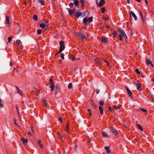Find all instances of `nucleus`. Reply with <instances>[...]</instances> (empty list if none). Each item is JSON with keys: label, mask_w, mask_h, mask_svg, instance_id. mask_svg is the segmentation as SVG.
<instances>
[{"label": "nucleus", "mask_w": 154, "mask_h": 154, "mask_svg": "<svg viewBox=\"0 0 154 154\" xmlns=\"http://www.w3.org/2000/svg\"><path fill=\"white\" fill-rule=\"evenodd\" d=\"M75 35L77 36L79 39H83L85 38H86V37L84 35L79 32H75Z\"/></svg>", "instance_id": "f257e3e1"}, {"label": "nucleus", "mask_w": 154, "mask_h": 154, "mask_svg": "<svg viewBox=\"0 0 154 154\" xmlns=\"http://www.w3.org/2000/svg\"><path fill=\"white\" fill-rule=\"evenodd\" d=\"M6 26L8 27H10V23L9 22L10 17L9 16H7L6 17Z\"/></svg>", "instance_id": "f03ea898"}, {"label": "nucleus", "mask_w": 154, "mask_h": 154, "mask_svg": "<svg viewBox=\"0 0 154 154\" xmlns=\"http://www.w3.org/2000/svg\"><path fill=\"white\" fill-rule=\"evenodd\" d=\"M94 63L95 64H96L97 65L100 66L101 65L100 60L97 57L95 60Z\"/></svg>", "instance_id": "7ed1b4c3"}, {"label": "nucleus", "mask_w": 154, "mask_h": 154, "mask_svg": "<svg viewBox=\"0 0 154 154\" xmlns=\"http://www.w3.org/2000/svg\"><path fill=\"white\" fill-rule=\"evenodd\" d=\"M110 130L111 132L114 135H116L117 134V133L116 129L113 127H111L110 128Z\"/></svg>", "instance_id": "20e7f679"}, {"label": "nucleus", "mask_w": 154, "mask_h": 154, "mask_svg": "<svg viewBox=\"0 0 154 154\" xmlns=\"http://www.w3.org/2000/svg\"><path fill=\"white\" fill-rule=\"evenodd\" d=\"M120 32L122 34V37L125 39H127V36L124 31L123 30H122L120 31Z\"/></svg>", "instance_id": "39448f33"}, {"label": "nucleus", "mask_w": 154, "mask_h": 154, "mask_svg": "<svg viewBox=\"0 0 154 154\" xmlns=\"http://www.w3.org/2000/svg\"><path fill=\"white\" fill-rule=\"evenodd\" d=\"M130 15H132L134 17L135 20H137V17L135 14L132 11H131L129 12Z\"/></svg>", "instance_id": "423d86ee"}, {"label": "nucleus", "mask_w": 154, "mask_h": 154, "mask_svg": "<svg viewBox=\"0 0 154 154\" xmlns=\"http://www.w3.org/2000/svg\"><path fill=\"white\" fill-rule=\"evenodd\" d=\"M136 85L137 90L139 91H141L142 90L141 85L139 83H137Z\"/></svg>", "instance_id": "0eeeda50"}, {"label": "nucleus", "mask_w": 154, "mask_h": 154, "mask_svg": "<svg viewBox=\"0 0 154 154\" xmlns=\"http://www.w3.org/2000/svg\"><path fill=\"white\" fill-rule=\"evenodd\" d=\"M105 3V0H100L99 3L98 4L99 7H102Z\"/></svg>", "instance_id": "6e6552de"}, {"label": "nucleus", "mask_w": 154, "mask_h": 154, "mask_svg": "<svg viewBox=\"0 0 154 154\" xmlns=\"http://www.w3.org/2000/svg\"><path fill=\"white\" fill-rule=\"evenodd\" d=\"M107 39L106 38L104 37L103 36L102 37L101 42L102 43H106L107 42Z\"/></svg>", "instance_id": "1a4fd4ad"}, {"label": "nucleus", "mask_w": 154, "mask_h": 154, "mask_svg": "<svg viewBox=\"0 0 154 154\" xmlns=\"http://www.w3.org/2000/svg\"><path fill=\"white\" fill-rule=\"evenodd\" d=\"M126 89L127 90V91L128 92V95L131 98L132 97L131 95V94H132V93L129 90V89H128V88L127 87L126 88Z\"/></svg>", "instance_id": "9d476101"}, {"label": "nucleus", "mask_w": 154, "mask_h": 154, "mask_svg": "<svg viewBox=\"0 0 154 154\" xmlns=\"http://www.w3.org/2000/svg\"><path fill=\"white\" fill-rule=\"evenodd\" d=\"M60 48L63 49V50L64 49V42L63 41H61L60 42Z\"/></svg>", "instance_id": "9b49d317"}, {"label": "nucleus", "mask_w": 154, "mask_h": 154, "mask_svg": "<svg viewBox=\"0 0 154 154\" xmlns=\"http://www.w3.org/2000/svg\"><path fill=\"white\" fill-rule=\"evenodd\" d=\"M17 44L18 45V47H20L22 46V42L19 40H17L16 42Z\"/></svg>", "instance_id": "f8f14e48"}, {"label": "nucleus", "mask_w": 154, "mask_h": 154, "mask_svg": "<svg viewBox=\"0 0 154 154\" xmlns=\"http://www.w3.org/2000/svg\"><path fill=\"white\" fill-rule=\"evenodd\" d=\"M101 133L102 134V136L103 137H109V135L107 134V133H106V132L103 131H102L101 132Z\"/></svg>", "instance_id": "ddd939ff"}, {"label": "nucleus", "mask_w": 154, "mask_h": 154, "mask_svg": "<svg viewBox=\"0 0 154 154\" xmlns=\"http://www.w3.org/2000/svg\"><path fill=\"white\" fill-rule=\"evenodd\" d=\"M42 102L43 103L44 106L45 107H47V103L46 100L44 98L42 99Z\"/></svg>", "instance_id": "4468645a"}, {"label": "nucleus", "mask_w": 154, "mask_h": 154, "mask_svg": "<svg viewBox=\"0 0 154 154\" xmlns=\"http://www.w3.org/2000/svg\"><path fill=\"white\" fill-rule=\"evenodd\" d=\"M75 14L76 16L77 17H79L81 16L82 14V13H81L80 12L78 11H76L75 12Z\"/></svg>", "instance_id": "2eb2a0df"}, {"label": "nucleus", "mask_w": 154, "mask_h": 154, "mask_svg": "<svg viewBox=\"0 0 154 154\" xmlns=\"http://www.w3.org/2000/svg\"><path fill=\"white\" fill-rule=\"evenodd\" d=\"M21 141L23 143V144H25L26 143H27L28 142V140L27 139H24L23 138H21Z\"/></svg>", "instance_id": "dca6fc26"}, {"label": "nucleus", "mask_w": 154, "mask_h": 154, "mask_svg": "<svg viewBox=\"0 0 154 154\" xmlns=\"http://www.w3.org/2000/svg\"><path fill=\"white\" fill-rule=\"evenodd\" d=\"M121 106V105H120V106H117L116 105H113V107L114 109H120Z\"/></svg>", "instance_id": "f3484780"}, {"label": "nucleus", "mask_w": 154, "mask_h": 154, "mask_svg": "<svg viewBox=\"0 0 154 154\" xmlns=\"http://www.w3.org/2000/svg\"><path fill=\"white\" fill-rule=\"evenodd\" d=\"M105 149L106 150L107 153H109L110 152V150L109 149V147L108 146H106L105 147Z\"/></svg>", "instance_id": "a211bd4d"}, {"label": "nucleus", "mask_w": 154, "mask_h": 154, "mask_svg": "<svg viewBox=\"0 0 154 154\" xmlns=\"http://www.w3.org/2000/svg\"><path fill=\"white\" fill-rule=\"evenodd\" d=\"M16 88L17 89V92L18 93L22 95V92L21 91L19 88L17 87H16Z\"/></svg>", "instance_id": "6ab92c4d"}, {"label": "nucleus", "mask_w": 154, "mask_h": 154, "mask_svg": "<svg viewBox=\"0 0 154 154\" xmlns=\"http://www.w3.org/2000/svg\"><path fill=\"white\" fill-rule=\"evenodd\" d=\"M75 11V9H73V11H72V10H71L70 9H68V11L69 13V14L70 15H71L72 14L73 12Z\"/></svg>", "instance_id": "aec40b11"}, {"label": "nucleus", "mask_w": 154, "mask_h": 154, "mask_svg": "<svg viewBox=\"0 0 154 154\" xmlns=\"http://www.w3.org/2000/svg\"><path fill=\"white\" fill-rule=\"evenodd\" d=\"M99 110L100 111V113L101 114H102L103 113V107L100 106H99Z\"/></svg>", "instance_id": "412c9836"}, {"label": "nucleus", "mask_w": 154, "mask_h": 154, "mask_svg": "<svg viewBox=\"0 0 154 154\" xmlns=\"http://www.w3.org/2000/svg\"><path fill=\"white\" fill-rule=\"evenodd\" d=\"M72 85L71 83H69L68 85V88L69 89H71L72 88Z\"/></svg>", "instance_id": "4be33fe9"}, {"label": "nucleus", "mask_w": 154, "mask_h": 154, "mask_svg": "<svg viewBox=\"0 0 154 154\" xmlns=\"http://www.w3.org/2000/svg\"><path fill=\"white\" fill-rule=\"evenodd\" d=\"M137 128L140 130H141V131H143V129H142V127L140 125L137 124Z\"/></svg>", "instance_id": "5701e85b"}, {"label": "nucleus", "mask_w": 154, "mask_h": 154, "mask_svg": "<svg viewBox=\"0 0 154 154\" xmlns=\"http://www.w3.org/2000/svg\"><path fill=\"white\" fill-rule=\"evenodd\" d=\"M38 2L41 3L42 5H43L44 4V0H38Z\"/></svg>", "instance_id": "b1692460"}, {"label": "nucleus", "mask_w": 154, "mask_h": 154, "mask_svg": "<svg viewBox=\"0 0 154 154\" xmlns=\"http://www.w3.org/2000/svg\"><path fill=\"white\" fill-rule=\"evenodd\" d=\"M80 2L82 3V6L83 7L85 5V1L83 0H80Z\"/></svg>", "instance_id": "393cba45"}, {"label": "nucleus", "mask_w": 154, "mask_h": 154, "mask_svg": "<svg viewBox=\"0 0 154 154\" xmlns=\"http://www.w3.org/2000/svg\"><path fill=\"white\" fill-rule=\"evenodd\" d=\"M151 63H152L151 62L149 59H146V63H147V64H151Z\"/></svg>", "instance_id": "a878e982"}, {"label": "nucleus", "mask_w": 154, "mask_h": 154, "mask_svg": "<svg viewBox=\"0 0 154 154\" xmlns=\"http://www.w3.org/2000/svg\"><path fill=\"white\" fill-rule=\"evenodd\" d=\"M50 88H51V91H53L54 88V86L53 83H51V85L50 86Z\"/></svg>", "instance_id": "bb28decb"}, {"label": "nucleus", "mask_w": 154, "mask_h": 154, "mask_svg": "<svg viewBox=\"0 0 154 154\" xmlns=\"http://www.w3.org/2000/svg\"><path fill=\"white\" fill-rule=\"evenodd\" d=\"M33 19L35 20L36 21L37 19V16L36 15H34L33 16Z\"/></svg>", "instance_id": "cd10ccee"}, {"label": "nucleus", "mask_w": 154, "mask_h": 154, "mask_svg": "<svg viewBox=\"0 0 154 154\" xmlns=\"http://www.w3.org/2000/svg\"><path fill=\"white\" fill-rule=\"evenodd\" d=\"M45 25L43 23L41 24L40 25V26L42 28H44L45 27Z\"/></svg>", "instance_id": "c85d7f7f"}, {"label": "nucleus", "mask_w": 154, "mask_h": 154, "mask_svg": "<svg viewBox=\"0 0 154 154\" xmlns=\"http://www.w3.org/2000/svg\"><path fill=\"white\" fill-rule=\"evenodd\" d=\"M65 129L66 130V131L67 132H69V126L67 124L66 126Z\"/></svg>", "instance_id": "c756f323"}, {"label": "nucleus", "mask_w": 154, "mask_h": 154, "mask_svg": "<svg viewBox=\"0 0 154 154\" xmlns=\"http://www.w3.org/2000/svg\"><path fill=\"white\" fill-rule=\"evenodd\" d=\"M79 2L78 1V0H75L74 1V3L75 5H78Z\"/></svg>", "instance_id": "7c9ffc66"}, {"label": "nucleus", "mask_w": 154, "mask_h": 154, "mask_svg": "<svg viewBox=\"0 0 154 154\" xmlns=\"http://www.w3.org/2000/svg\"><path fill=\"white\" fill-rule=\"evenodd\" d=\"M88 21V19L86 18H84L83 20V23L85 24Z\"/></svg>", "instance_id": "2f4dec72"}, {"label": "nucleus", "mask_w": 154, "mask_h": 154, "mask_svg": "<svg viewBox=\"0 0 154 154\" xmlns=\"http://www.w3.org/2000/svg\"><path fill=\"white\" fill-rule=\"evenodd\" d=\"M140 109L144 112H148L147 111L144 109H143L140 108Z\"/></svg>", "instance_id": "473e14b6"}, {"label": "nucleus", "mask_w": 154, "mask_h": 154, "mask_svg": "<svg viewBox=\"0 0 154 154\" xmlns=\"http://www.w3.org/2000/svg\"><path fill=\"white\" fill-rule=\"evenodd\" d=\"M101 11H102V13H104L106 11V10H105V7H103L101 9Z\"/></svg>", "instance_id": "72a5a7b5"}, {"label": "nucleus", "mask_w": 154, "mask_h": 154, "mask_svg": "<svg viewBox=\"0 0 154 154\" xmlns=\"http://www.w3.org/2000/svg\"><path fill=\"white\" fill-rule=\"evenodd\" d=\"M41 30L40 29H38L37 30V33L38 35H40L41 34Z\"/></svg>", "instance_id": "f704fd0d"}, {"label": "nucleus", "mask_w": 154, "mask_h": 154, "mask_svg": "<svg viewBox=\"0 0 154 154\" xmlns=\"http://www.w3.org/2000/svg\"><path fill=\"white\" fill-rule=\"evenodd\" d=\"M60 57L62 60H64V55L63 54L61 53V54Z\"/></svg>", "instance_id": "c9c22d12"}, {"label": "nucleus", "mask_w": 154, "mask_h": 154, "mask_svg": "<svg viewBox=\"0 0 154 154\" xmlns=\"http://www.w3.org/2000/svg\"><path fill=\"white\" fill-rule=\"evenodd\" d=\"M99 103L101 106H103L104 104V103L103 100H100Z\"/></svg>", "instance_id": "e433bc0d"}, {"label": "nucleus", "mask_w": 154, "mask_h": 154, "mask_svg": "<svg viewBox=\"0 0 154 154\" xmlns=\"http://www.w3.org/2000/svg\"><path fill=\"white\" fill-rule=\"evenodd\" d=\"M2 101V100L0 99V106L1 107H2L4 106V105L3 104L1 103Z\"/></svg>", "instance_id": "4c0bfd02"}, {"label": "nucleus", "mask_w": 154, "mask_h": 154, "mask_svg": "<svg viewBox=\"0 0 154 154\" xmlns=\"http://www.w3.org/2000/svg\"><path fill=\"white\" fill-rule=\"evenodd\" d=\"M89 22H91L93 21V17H91L89 18Z\"/></svg>", "instance_id": "58836bf2"}, {"label": "nucleus", "mask_w": 154, "mask_h": 154, "mask_svg": "<svg viewBox=\"0 0 154 154\" xmlns=\"http://www.w3.org/2000/svg\"><path fill=\"white\" fill-rule=\"evenodd\" d=\"M12 38V37H9L8 38V42H10Z\"/></svg>", "instance_id": "ea45409f"}, {"label": "nucleus", "mask_w": 154, "mask_h": 154, "mask_svg": "<svg viewBox=\"0 0 154 154\" xmlns=\"http://www.w3.org/2000/svg\"><path fill=\"white\" fill-rule=\"evenodd\" d=\"M135 71L137 73H138V74H140V72L139 71V70H138V69H136L135 70Z\"/></svg>", "instance_id": "a19ab883"}, {"label": "nucleus", "mask_w": 154, "mask_h": 154, "mask_svg": "<svg viewBox=\"0 0 154 154\" xmlns=\"http://www.w3.org/2000/svg\"><path fill=\"white\" fill-rule=\"evenodd\" d=\"M14 123L15 125L17 126L19 128H20V126L16 123L15 119L14 120Z\"/></svg>", "instance_id": "79ce46f5"}, {"label": "nucleus", "mask_w": 154, "mask_h": 154, "mask_svg": "<svg viewBox=\"0 0 154 154\" xmlns=\"http://www.w3.org/2000/svg\"><path fill=\"white\" fill-rule=\"evenodd\" d=\"M113 34L114 36V37L116 36L117 35V33H116V32H113Z\"/></svg>", "instance_id": "37998d69"}, {"label": "nucleus", "mask_w": 154, "mask_h": 154, "mask_svg": "<svg viewBox=\"0 0 154 154\" xmlns=\"http://www.w3.org/2000/svg\"><path fill=\"white\" fill-rule=\"evenodd\" d=\"M104 62H106V63L108 65V66H109V62L108 61H107L105 60H104Z\"/></svg>", "instance_id": "c03bdc74"}, {"label": "nucleus", "mask_w": 154, "mask_h": 154, "mask_svg": "<svg viewBox=\"0 0 154 154\" xmlns=\"http://www.w3.org/2000/svg\"><path fill=\"white\" fill-rule=\"evenodd\" d=\"M73 5V3H70L69 4V5L70 6H72Z\"/></svg>", "instance_id": "a18cd8bd"}, {"label": "nucleus", "mask_w": 154, "mask_h": 154, "mask_svg": "<svg viewBox=\"0 0 154 154\" xmlns=\"http://www.w3.org/2000/svg\"><path fill=\"white\" fill-rule=\"evenodd\" d=\"M100 92V91L98 89H97L96 90V93H97V94H98L99 92Z\"/></svg>", "instance_id": "49530a36"}, {"label": "nucleus", "mask_w": 154, "mask_h": 154, "mask_svg": "<svg viewBox=\"0 0 154 154\" xmlns=\"http://www.w3.org/2000/svg\"><path fill=\"white\" fill-rule=\"evenodd\" d=\"M17 114L18 115H19V117L20 118V120H21V117L19 115V111L18 110H17Z\"/></svg>", "instance_id": "de8ad7c7"}, {"label": "nucleus", "mask_w": 154, "mask_h": 154, "mask_svg": "<svg viewBox=\"0 0 154 154\" xmlns=\"http://www.w3.org/2000/svg\"><path fill=\"white\" fill-rule=\"evenodd\" d=\"M63 50V49H61V48H60V50L58 52V53H60L62 50Z\"/></svg>", "instance_id": "09e8293b"}, {"label": "nucleus", "mask_w": 154, "mask_h": 154, "mask_svg": "<svg viewBox=\"0 0 154 154\" xmlns=\"http://www.w3.org/2000/svg\"><path fill=\"white\" fill-rule=\"evenodd\" d=\"M58 119L60 122H62V118L61 117H59Z\"/></svg>", "instance_id": "8fccbe9b"}, {"label": "nucleus", "mask_w": 154, "mask_h": 154, "mask_svg": "<svg viewBox=\"0 0 154 154\" xmlns=\"http://www.w3.org/2000/svg\"><path fill=\"white\" fill-rule=\"evenodd\" d=\"M140 14H141V17H142V19L143 20V14L141 13V12L140 11Z\"/></svg>", "instance_id": "3c124183"}, {"label": "nucleus", "mask_w": 154, "mask_h": 154, "mask_svg": "<svg viewBox=\"0 0 154 154\" xmlns=\"http://www.w3.org/2000/svg\"><path fill=\"white\" fill-rule=\"evenodd\" d=\"M108 109L110 111H111L112 110V109L110 107H108Z\"/></svg>", "instance_id": "603ef678"}, {"label": "nucleus", "mask_w": 154, "mask_h": 154, "mask_svg": "<svg viewBox=\"0 0 154 154\" xmlns=\"http://www.w3.org/2000/svg\"><path fill=\"white\" fill-rule=\"evenodd\" d=\"M71 59L72 61H73L75 60V57H72L71 58Z\"/></svg>", "instance_id": "864d4df0"}, {"label": "nucleus", "mask_w": 154, "mask_h": 154, "mask_svg": "<svg viewBox=\"0 0 154 154\" xmlns=\"http://www.w3.org/2000/svg\"><path fill=\"white\" fill-rule=\"evenodd\" d=\"M13 65V64H12V62H11V61H10V66H11L12 65Z\"/></svg>", "instance_id": "5fc2aeb1"}, {"label": "nucleus", "mask_w": 154, "mask_h": 154, "mask_svg": "<svg viewBox=\"0 0 154 154\" xmlns=\"http://www.w3.org/2000/svg\"><path fill=\"white\" fill-rule=\"evenodd\" d=\"M41 143V140H38V143L40 144Z\"/></svg>", "instance_id": "6e6d98bb"}, {"label": "nucleus", "mask_w": 154, "mask_h": 154, "mask_svg": "<svg viewBox=\"0 0 154 154\" xmlns=\"http://www.w3.org/2000/svg\"><path fill=\"white\" fill-rule=\"evenodd\" d=\"M119 38L123 37L121 33V34H119Z\"/></svg>", "instance_id": "4d7b16f0"}, {"label": "nucleus", "mask_w": 154, "mask_h": 154, "mask_svg": "<svg viewBox=\"0 0 154 154\" xmlns=\"http://www.w3.org/2000/svg\"><path fill=\"white\" fill-rule=\"evenodd\" d=\"M77 145H75V146L74 148L75 150H76V149L77 148Z\"/></svg>", "instance_id": "13d9d810"}, {"label": "nucleus", "mask_w": 154, "mask_h": 154, "mask_svg": "<svg viewBox=\"0 0 154 154\" xmlns=\"http://www.w3.org/2000/svg\"><path fill=\"white\" fill-rule=\"evenodd\" d=\"M50 82H51V83H52V82H53V80L51 78L50 79Z\"/></svg>", "instance_id": "bf43d9fd"}, {"label": "nucleus", "mask_w": 154, "mask_h": 154, "mask_svg": "<svg viewBox=\"0 0 154 154\" xmlns=\"http://www.w3.org/2000/svg\"><path fill=\"white\" fill-rule=\"evenodd\" d=\"M21 29L20 27V29H19V30H18L19 32H18L17 34H18V33H19V32H20V30H21Z\"/></svg>", "instance_id": "052dcab7"}, {"label": "nucleus", "mask_w": 154, "mask_h": 154, "mask_svg": "<svg viewBox=\"0 0 154 154\" xmlns=\"http://www.w3.org/2000/svg\"><path fill=\"white\" fill-rule=\"evenodd\" d=\"M127 2L128 4H130V1L129 0H127Z\"/></svg>", "instance_id": "680f3d73"}, {"label": "nucleus", "mask_w": 154, "mask_h": 154, "mask_svg": "<svg viewBox=\"0 0 154 154\" xmlns=\"http://www.w3.org/2000/svg\"><path fill=\"white\" fill-rule=\"evenodd\" d=\"M39 145L40 147L42 148L43 146L42 144L41 143H40V144H39Z\"/></svg>", "instance_id": "e2e57ef3"}, {"label": "nucleus", "mask_w": 154, "mask_h": 154, "mask_svg": "<svg viewBox=\"0 0 154 154\" xmlns=\"http://www.w3.org/2000/svg\"><path fill=\"white\" fill-rule=\"evenodd\" d=\"M96 2L97 4L98 5V4L99 3H98V0H96Z\"/></svg>", "instance_id": "0e129e2a"}, {"label": "nucleus", "mask_w": 154, "mask_h": 154, "mask_svg": "<svg viewBox=\"0 0 154 154\" xmlns=\"http://www.w3.org/2000/svg\"><path fill=\"white\" fill-rule=\"evenodd\" d=\"M145 3H146V4L147 5L148 4V2L147 1V0H145Z\"/></svg>", "instance_id": "69168bd1"}, {"label": "nucleus", "mask_w": 154, "mask_h": 154, "mask_svg": "<svg viewBox=\"0 0 154 154\" xmlns=\"http://www.w3.org/2000/svg\"><path fill=\"white\" fill-rule=\"evenodd\" d=\"M150 64H151V66H152V67H154V65H153L152 63H151Z\"/></svg>", "instance_id": "338daca9"}, {"label": "nucleus", "mask_w": 154, "mask_h": 154, "mask_svg": "<svg viewBox=\"0 0 154 154\" xmlns=\"http://www.w3.org/2000/svg\"><path fill=\"white\" fill-rule=\"evenodd\" d=\"M24 3L25 5H26V4H27V3H26V2L25 1H24Z\"/></svg>", "instance_id": "774afa93"}]
</instances>
